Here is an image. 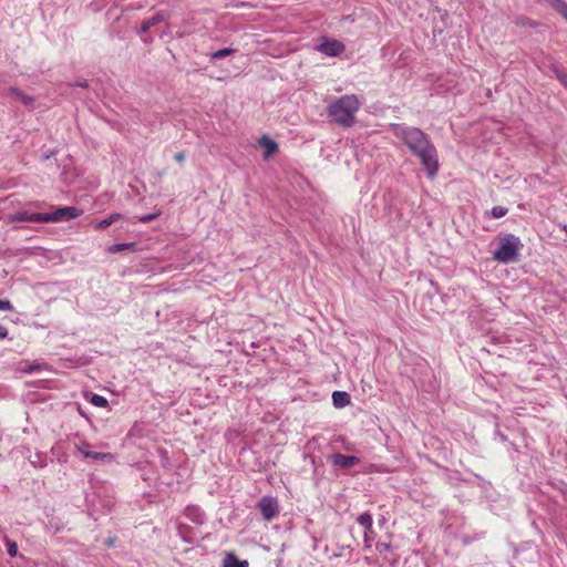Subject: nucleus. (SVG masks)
Returning <instances> with one entry per match:
<instances>
[{
  "label": "nucleus",
  "mask_w": 567,
  "mask_h": 567,
  "mask_svg": "<svg viewBox=\"0 0 567 567\" xmlns=\"http://www.w3.org/2000/svg\"><path fill=\"white\" fill-rule=\"evenodd\" d=\"M357 522L364 527V542L368 543L374 534L372 515L369 512L362 513L357 517Z\"/></svg>",
  "instance_id": "nucleus-10"
},
{
  "label": "nucleus",
  "mask_w": 567,
  "mask_h": 567,
  "mask_svg": "<svg viewBox=\"0 0 567 567\" xmlns=\"http://www.w3.org/2000/svg\"><path fill=\"white\" fill-rule=\"evenodd\" d=\"M90 402L93 405L99 406V408H106L109 405L107 400L104 396L99 395V394H93Z\"/></svg>",
  "instance_id": "nucleus-25"
},
{
  "label": "nucleus",
  "mask_w": 567,
  "mask_h": 567,
  "mask_svg": "<svg viewBox=\"0 0 567 567\" xmlns=\"http://www.w3.org/2000/svg\"><path fill=\"white\" fill-rule=\"evenodd\" d=\"M564 231L567 234V224L563 227Z\"/></svg>",
  "instance_id": "nucleus-38"
},
{
  "label": "nucleus",
  "mask_w": 567,
  "mask_h": 567,
  "mask_svg": "<svg viewBox=\"0 0 567 567\" xmlns=\"http://www.w3.org/2000/svg\"><path fill=\"white\" fill-rule=\"evenodd\" d=\"M49 526H50V528H52V529H53L54 534L62 532V530H63V528H64V527H63V525H60V524H58V523H56V524H53V520H50V522H49Z\"/></svg>",
  "instance_id": "nucleus-31"
},
{
  "label": "nucleus",
  "mask_w": 567,
  "mask_h": 567,
  "mask_svg": "<svg viewBox=\"0 0 567 567\" xmlns=\"http://www.w3.org/2000/svg\"><path fill=\"white\" fill-rule=\"evenodd\" d=\"M8 336V329L0 324V340L4 339Z\"/></svg>",
  "instance_id": "nucleus-34"
},
{
  "label": "nucleus",
  "mask_w": 567,
  "mask_h": 567,
  "mask_svg": "<svg viewBox=\"0 0 567 567\" xmlns=\"http://www.w3.org/2000/svg\"><path fill=\"white\" fill-rule=\"evenodd\" d=\"M166 20V14L164 12H157L152 18L144 20L138 29V34L146 33L152 27L163 22Z\"/></svg>",
  "instance_id": "nucleus-12"
},
{
  "label": "nucleus",
  "mask_w": 567,
  "mask_h": 567,
  "mask_svg": "<svg viewBox=\"0 0 567 567\" xmlns=\"http://www.w3.org/2000/svg\"><path fill=\"white\" fill-rule=\"evenodd\" d=\"M159 215H161L159 210L156 213L148 214V215H143V216L138 217V221L146 224V223H150L151 220L155 219Z\"/></svg>",
  "instance_id": "nucleus-29"
},
{
  "label": "nucleus",
  "mask_w": 567,
  "mask_h": 567,
  "mask_svg": "<svg viewBox=\"0 0 567 567\" xmlns=\"http://www.w3.org/2000/svg\"><path fill=\"white\" fill-rule=\"evenodd\" d=\"M550 6L567 20V2L564 0H547Z\"/></svg>",
  "instance_id": "nucleus-19"
},
{
  "label": "nucleus",
  "mask_w": 567,
  "mask_h": 567,
  "mask_svg": "<svg viewBox=\"0 0 567 567\" xmlns=\"http://www.w3.org/2000/svg\"><path fill=\"white\" fill-rule=\"evenodd\" d=\"M359 100L355 95H344L330 103L327 114L330 120L341 127H351L355 123Z\"/></svg>",
  "instance_id": "nucleus-1"
},
{
  "label": "nucleus",
  "mask_w": 567,
  "mask_h": 567,
  "mask_svg": "<svg viewBox=\"0 0 567 567\" xmlns=\"http://www.w3.org/2000/svg\"><path fill=\"white\" fill-rule=\"evenodd\" d=\"M80 451L84 457H90L93 460L105 461V460H111L113 457L111 453L90 452V451L83 450L82 447H80Z\"/></svg>",
  "instance_id": "nucleus-18"
},
{
  "label": "nucleus",
  "mask_w": 567,
  "mask_h": 567,
  "mask_svg": "<svg viewBox=\"0 0 567 567\" xmlns=\"http://www.w3.org/2000/svg\"><path fill=\"white\" fill-rule=\"evenodd\" d=\"M332 402L336 408H344L350 404V394L343 391H334L332 393Z\"/></svg>",
  "instance_id": "nucleus-15"
},
{
  "label": "nucleus",
  "mask_w": 567,
  "mask_h": 567,
  "mask_svg": "<svg viewBox=\"0 0 567 567\" xmlns=\"http://www.w3.org/2000/svg\"><path fill=\"white\" fill-rule=\"evenodd\" d=\"M125 216L120 213H113L103 218L102 220L97 221L94 227L95 229L103 230L113 225L114 223L118 220H124Z\"/></svg>",
  "instance_id": "nucleus-13"
},
{
  "label": "nucleus",
  "mask_w": 567,
  "mask_h": 567,
  "mask_svg": "<svg viewBox=\"0 0 567 567\" xmlns=\"http://www.w3.org/2000/svg\"><path fill=\"white\" fill-rule=\"evenodd\" d=\"M9 94L13 99L21 101L25 106L32 105V103L34 102V97L33 96L24 94L18 87H13V86L10 87L9 89Z\"/></svg>",
  "instance_id": "nucleus-16"
},
{
  "label": "nucleus",
  "mask_w": 567,
  "mask_h": 567,
  "mask_svg": "<svg viewBox=\"0 0 567 567\" xmlns=\"http://www.w3.org/2000/svg\"><path fill=\"white\" fill-rule=\"evenodd\" d=\"M82 214V210L72 207H59L52 213H44V223H56V221H66L73 218L79 217Z\"/></svg>",
  "instance_id": "nucleus-5"
},
{
  "label": "nucleus",
  "mask_w": 567,
  "mask_h": 567,
  "mask_svg": "<svg viewBox=\"0 0 567 567\" xmlns=\"http://www.w3.org/2000/svg\"><path fill=\"white\" fill-rule=\"evenodd\" d=\"M551 71L555 73L557 80L567 89V73L561 71L557 65H551Z\"/></svg>",
  "instance_id": "nucleus-21"
},
{
  "label": "nucleus",
  "mask_w": 567,
  "mask_h": 567,
  "mask_svg": "<svg viewBox=\"0 0 567 567\" xmlns=\"http://www.w3.org/2000/svg\"><path fill=\"white\" fill-rule=\"evenodd\" d=\"M234 52H235L234 49L225 48V49H221V50H218V51L214 52L212 54V59L213 60H220V59H224V58L233 54Z\"/></svg>",
  "instance_id": "nucleus-24"
},
{
  "label": "nucleus",
  "mask_w": 567,
  "mask_h": 567,
  "mask_svg": "<svg viewBox=\"0 0 567 567\" xmlns=\"http://www.w3.org/2000/svg\"><path fill=\"white\" fill-rule=\"evenodd\" d=\"M248 560H240L233 551L225 554L223 559V567H248Z\"/></svg>",
  "instance_id": "nucleus-14"
},
{
  "label": "nucleus",
  "mask_w": 567,
  "mask_h": 567,
  "mask_svg": "<svg viewBox=\"0 0 567 567\" xmlns=\"http://www.w3.org/2000/svg\"><path fill=\"white\" fill-rule=\"evenodd\" d=\"M259 145L265 150L264 158L268 159L278 152V144L267 135L259 138Z\"/></svg>",
  "instance_id": "nucleus-11"
},
{
  "label": "nucleus",
  "mask_w": 567,
  "mask_h": 567,
  "mask_svg": "<svg viewBox=\"0 0 567 567\" xmlns=\"http://www.w3.org/2000/svg\"><path fill=\"white\" fill-rule=\"evenodd\" d=\"M72 86L87 87V82L86 81L75 82L74 84H72Z\"/></svg>",
  "instance_id": "nucleus-35"
},
{
  "label": "nucleus",
  "mask_w": 567,
  "mask_h": 567,
  "mask_svg": "<svg viewBox=\"0 0 567 567\" xmlns=\"http://www.w3.org/2000/svg\"><path fill=\"white\" fill-rule=\"evenodd\" d=\"M499 247L493 252V258L503 264L515 261L523 248L520 239L513 234H505L499 236Z\"/></svg>",
  "instance_id": "nucleus-3"
},
{
  "label": "nucleus",
  "mask_w": 567,
  "mask_h": 567,
  "mask_svg": "<svg viewBox=\"0 0 567 567\" xmlns=\"http://www.w3.org/2000/svg\"><path fill=\"white\" fill-rule=\"evenodd\" d=\"M551 71L555 73L557 80L567 89V73L561 71L557 65H551Z\"/></svg>",
  "instance_id": "nucleus-20"
},
{
  "label": "nucleus",
  "mask_w": 567,
  "mask_h": 567,
  "mask_svg": "<svg viewBox=\"0 0 567 567\" xmlns=\"http://www.w3.org/2000/svg\"><path fill=\"white\" fill-rule=\"evenodd\" d=\"M126 249H136V243H121V244H113L110 247H107V252L110 254H116Z\"/></svg>",
  "instance_id": "nucleus-17"
},
{
  "label": "nucleus",
  "mask_w": 567,
  "mask_h": 567,
  "mask_svg": "<svg viewBox=\"0 0 567 567\" xmlns=\"http://www.w3.org/2000/svg\"><path fill=\"white\" fill-rule=\"evenodd\" d=\"M514 22H515V24L522 25V27H526V25L536 27L537 25V23L533 22L532 20H529L528 18H525V17H516Z\"/></svg>",
  "instance_id": "nucleus-28"
},
{
  "label": "nucleus",
  "mask_w": 567,
  "mask_h": 567,
  "mask_svg": "<svg viewBox=\"0 0 567 567\" xmlns=\"http://www.w3.org/2000/svg\"><path fill=\"white\" fill-rule=\"evenodd\" d=\"M0 310L2 311H12L13 306L9 300H0Z\"/></svg>",
  "instance_id": "nucleus-30"
},
{
  "label": "nucleus",
  "mask_w": 567,
  "mask_h": 567,
  "mask_svg": "<svg viewBox=\"0 0 567 567\" xmlns=\"http://www.w3.org/2000/svg\"><path fill=\"white\" fill-rule=\"evenodd\" d=\"M174 158H175V161H177L178 163L184 162V159H185V152H183V151H182V152L176 153V154H175V156H174Z\"/></svg>",
  "instance_id": "nucleus-33"
},
{
  "label": "nucleus",
  "mask_w": 567,
  "mask_h": 567,
  "mask_svg": "<svg viewBox=\"0 0 567 567\" xmlns=\"http://www.w3.org/2000/svg\"><path fill=\"white\" fill-rule=\"evenodd\" d=\"M417 156L421 161L423 168L430 178H433L439 171L437 152L433 143L427 144L412 153Z\"/></svg>",
  "instance_id": "nucleus-4"
},
{
  "label": "nucleus",
  "mask_w": 567,
  "mask_h": 567,
  "mask_svg": "<svg viewBox=\"0 0 567 567\" xmlns=\"http://www.w3.org/2000/svg\"><path fill=\"white\" fill-rule=\"evenodd\" d=\"M551 71L555 73L557 80L567 89V73L561 71L557 65H551Z\"/></svg>",
  "instance_id": "nucleus-22"
},
{
  "label": "nucleus",
  "mask_w": 567,
  "mask_h": 567,
  "mask_svg": "<svg viewBox=\"0 0 567 567\" xmlns=\"http://www.w3.org/2000/svg\"><path fill=\"white\" fill-rule=\"evenodd\" d=\"M6 545H7V551H8L9 556L10 557H16L18 555V545H17V543L7 538L6 539Z\"/></svg>",
  "instance_id": "nucleus-26"
},
{
  "label": "nucleus",
  "mask_w": 567,
  "mask_h": 567,
  "mask_svg": "<svg viewBox=\"0 0 567 567\" xmlns=\"http://www.w3.org/2000/svg\"><path fill=\"white\" fill-rule=\"evenodd\" d=\"M332 464L340 468H350L360 463V458L354 455H344L341 453H334L331 456Z\"/></svg>",
  "instance_id": "nucleus-9"
},
{
  "label": "nucleus",
  "mask_w": 567,
  "mask_h": 567,
  "mask_svg": "<svg viewBox=\"0 0 567 567\" xmlns=\"http://www.w3.org/2000/svg\"><path fill=\"white\" fill-rule=\"evenodd\" d=\"M44 213L20 210L10 216L11 221L44 223Z\"/></svg>",
  "instance_id": "nucleus-8"
},
{
  "label": "nucleus",
  "mask_w": 567,
  "mask_h": 567,
  "mask_svg": "<svg viewBox=\"0 0 567 567\" xmlns=\"http://www.w3.org/2000/svg\"><path fill=\"white\" fill-rule=\"evenodd\" d=\"M114 542L115 537H110L109 539L105 540V546L112 547L114 545Z\"/></svg>",
  "instance_id": "nucleus-36"
},
{
  "label": "nucleus",
  "mask_w": 567,
  "mask_h": 567,
  "mask_svg": "<svg viewBox=\"0 0 567 567\" xmlns=\"http://www.w3.org/2000/svg\"><path fill=\"white\" fill-rule=\"evenodd\" d=\"M507 212H508V209H507L506 207H503V206H494V207L492 208L491 214H492V216H493L494 218H501V217L505 216V215L507 214Z\"/></svg>",
  "instance_id": "nucleus-27"
},
{
  "label": "nucleus",
  "mask_w": 567,
  "mask_h": 567,
  "mask_svg": "<svg viewBox=\"0 0 567 567\" xmlns=\"http://www.w3.org/2000/svg\"><path fill=\"white\" fill-rule=\"evenodd\" d=\"M391 131L400 138L411 153L432 143L429 135L417 127H409L402 124H391Z\"/></svg>",
  "instance_id": "nucleus-2"
},
{
  "label": "nucleus",
  "mask_w": 567,
  "mask_h": 567,
  "mask_svg": "<svg viewBox=\"0 0 567 567\" xmlns=\"http://www.w3.org/2000/svg\"><path fill=\"white\" fill-rule=\"evenodd\" d=\"M49 157H50V156H49L48 154H44V155L42 156V158H43V159H48Z\"/></svg>",
  "instance_id": "nucleus-37"
},
{
  "label": "nucleus",
  "mask_w": 567,
  "mask_h": 567,
  "mask_svg": "<svg viewBox=\"0 0 567 567\" xmlns=\"http://www.w3.org/2000/svg\"><path fill=\"white\" fill-rule=\"evenodd\" d=\"M378 548H380V550H383V551H390L392 547L390 544L380 543V544H378Z\"/></svg>",
  "instance_id": "nucleus-32"
},
{
  "label": "nucleus",
  "mask_w": 567,
  "mask_h": 567,
  "mask_svg": "<svg viewBox=\"0 0 567 567\" xmlns=\"http://www.w3.org/2000/svg\"><path fill=\"white\" fill-rule=\"evenodd\" d=\"M551 71L555 73L557 80L567 89V73L561 71L557 65H551Z\"/></svg>",
  "instance_id": "nucleus-23"
},
{
  "label": "nucleus",
  "mask_w": 567,
  "mask_h": 567,
  "mask_svg": "<svg viewBox=\"0 0 567 567\" xmlns=\"http://www.w3.org/2000/svg\"><path fill=\"white\" fill-rule=\"evenodd\" d=\"M316 50L328 56H338L346 50V47L339 40L322 37V42L316 47Z\"/></svg>",
  "instance_id": "nucleus-7"
},
{
  "label": "nucleus",
  "mask_w": 567,
  "mask_h": 567,
  "mask_svg": "<svg viewBox=\"0 0 567 567\" xmlns=\"http://www.w3.org/2000/svg\"><path fill=\"white\" fill-rule=\"evenodd\" d=\"M257 508L260 511L265 520H271L279 514L278 502L275 497L264 496L257 503Z\"/></svg>",
  "instance_id": "nucleus-6"
}]
</instances>
